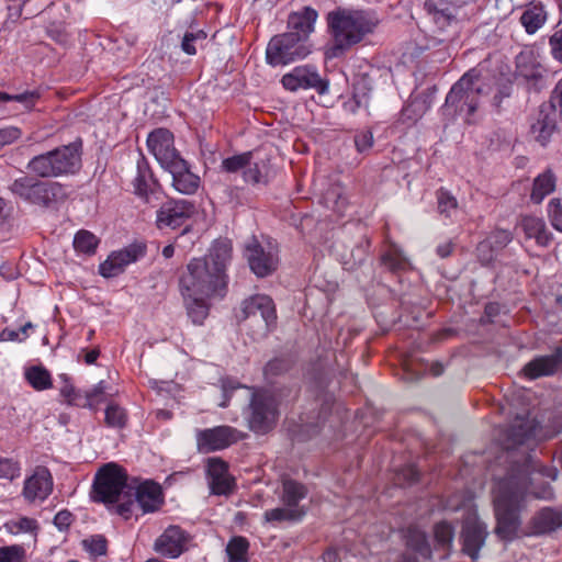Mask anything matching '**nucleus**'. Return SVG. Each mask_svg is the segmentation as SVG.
I'll list each match as a JSON object with an SVG mask.
<instances>
[{
	"label": "nucleus",
	"instance_id": "obj_17",
	"mask_svg": "<svg viewBox=\"0 0 562 562\" xmlns=\"http://www.w3.org/2000/svg\"><path fill=\"white\" fill-rule=\"evenodd\" d=\"M538 430L535 418L529 413L518 414L504 431L503 445L506 450L515 449L533 441Z\"/></svg>",
	"mask_w": 562,
	"mask_h": 562
},
{
	"label": "nucleus",
	"instance_id": "obj_20",
	"mask_svg": "<svg viewBox=\"0 0 562 562\" xmlns=\"http://www.w3.org/2000/svg\"><path fill=\"white\" fill-rule=\"evenodd\" d=\"M487 527L476 514H468L462 522V551L472 560L479 558V552L487 537Z\"/></svg>",
	"mask_w": 562,
	"mask_h": 562
},
{
	"label": "nucleus",
	"instance_id": "obj_59",
	"mask_svg": "<svg viewBox=\"0 0 562 562\" xmlns=\"http://www.w3.org/2000/svg\"><path fill=\"white\" fill-rule=\"evenodd\" d=\"M496 249L492 247L487 238L476 246V256L481 263L490 265L494 260Z\"/></svg>",
	"mask_w": 562,
	"mask_h": 562
},
{
	"label": "nucleus",
	"instance_id": "obj_10",
	"mask_svg": "<svg viewBox=\"0 0 562 562\" xmlns=\"http://www.w3.org/2000/svg\"><path fill=\"white\" fill-rule=\"evenodd\" d=\"M562 116V80L558 81L548 102L541 104L538 117L530 124V135L546 146L558 132V119Z\"/></svg>",
	"mask_w": 562,
	"mask_h": 562
},
{
	"label": "nucleus",
	"instance_id": "obj_15",
	"mask_svg": "<svg viewBox=\"0 0 562 562\" xmlns=\"http://www.w3.org/2000/svg\"><path fill=\"white\" fill-rule=\"evenodd\" d=\"M146 254V245L143 243H134L127 247L113 251L105 261L100 263L99 273L109 279L120 276L124 272L126 266L137 261Z\"/></svg>",
	"mask_w": 562,
	"mask_h": 562
},
{
	"label": "nucleus",
	"instance_id": "obj_35",
	"mask_svg": "<svg viewBox=\"0 0 562 562\" xmlns=\"http://www.w3.org/2000/svg\"><path fill=\"white\" fill-rule=\"evenodd\" d=\"M24 378L35 391H45L53 386L52 375L43 366H31L26 368Z\"/></svg>",
	"mask_w": 562,
	"mask_h": 562
},
{
	"label": "nucleus",
	"instance_id": "obj_27",
	"mask_svg": "<svg viewBox=\"0 0 562 562\" xmlns=\"http://www.w3.org/2000/svg\"><path fill=\"white\" fill-rule=\"evenodd\" d=\"M133 501L144 513H151L162 504V492L159 484L153 481H146L134 487Z\"/></svg>",
	"mask_w": 562,
	"mask_h": 562
},
{
	"label": "nucleus",
	"instance_id": "obj_61",
	"mask_svg": "<svg viewBox=\"0 0 562 562\" xmlns=\"http://www.w3.org/2000/svg\"><path fill=\"white\" fill-rule=\"evenodd\" d=\"M549 215L551 218L552 226L562 232V207L560 199H552L549 203Z\"/></svg>",
	"mask_w": 562,
	"mask_h": 562
},
{
	"label": "nucleus",
	"instance_id": "obj_12",
	"mask_svg": "<svg viewBox=\"0 0 562 562\" xmlns=\"http://www.w3.org/2000/svg\"><path fill=\"white\" fill-rule=\"evenodd\" d=\"M244 256L250 270L259 278L272 274L279 265L277 247L262 245L255 237L245 245Z\"/></svg>",
	"mask_w": 562,
	"mask_h": 562
},
{
	"label": "nucleus",
	"instance_id": "obj_16",
	"mask_svg": "<svg viewBox=\"0 0 562 562\" xmlns=\"http://www.w3.org/2000/svg\"><path fill=\"white\" fill-rule=\"evenodd\" d=\"M173 143V134L167 128H156L147 137L149 151L164 169L182 159Z\"/></svg>",
	"mask_w": 562,
	"mask_h": 562
},
{
	"label": "nucleus",
	"instance_id": "obj_44",
	"mask_svg": "<svg viewBox=\"0 0 562 562\" xmlns=\"http://www.w3.org/2000/svg\"><path fill=\"white\" fill-rule=\"evenodd\" d=\"M252 159V153L246 151L243 154L234 155L232 157L225 158L222 161V169L229 173H236L238 171H243L249 165Z\"/></svg>",
	"mask_w": 562,
	"mask_h": 562
},
{
	"label": "nucleus",
	"instance_id": "obj_45",
	"mask_svg": "<svg viewBox=\"0 0 562 562\" xmlns=\"http://www.w3.org/2000/svg\"><path fill=\"white\" fill-rule=\"evenodd\" d=\"M127 423L126 411L115 403H110L105 409V424L113 428H123Z\"/></svg>",
	"mask_w": 562,
	"mask_h": 562
},
{
	"label": "nucleus",
	"instance_id": "obj_62",
	"mask_svg": "<svg viewBox=\"0 0 562 562\" xmlns=\"http://www.w3.org/2000/svg\"><path fill=\"white\" fill-rule=\"evenodd\" d=\"M22 135V132L19 127L15 126H4L0 127V146L9 145L16 139H19Z\"/></svg>",
	"mask_w": 562,
	"mask_h": 562
},
{
	"label": "nucleus",
	"instance_id": "obj_2",
	"mask_svg": "<svg viewBox=\"0 0 562 562\" xmlns=\"http://www.w3.org/2000/svg\"><path fill=\"white\" fill-rule=\"evenodd\" d=\"M232 259L227 240H216L203 258H193L180 278L183 296H224L227 286L226 266Z\"/></svg>",
	"mask_w": 562,
	"mask_h": 562
},
{
	"label": "nucleus",
	"instance_id": "obj_52",
	"mask_svg": "<svg viewBox=\"0 0 562 562\" xmlns=\"http://www.w3.org/2000/svg\"><path fill=\"white\" fill-rule=\"evenodd\" d=\"M234 487L235 481L229 474L210 480V488L215 495H228Z\"/></svg>",
	"mask_w": 562,
	"mask_h": 562
},
{
	"label": "nucleus",
	"instance_id": "obj_34",
	"mask_svg": "<svg viewBox=\"0 0 562 562\" xmlns=\"http://www.w3.org/2000/svg\"><path fill=\"white\" fill-rule=\"evenodd\" d=\"M187 302V314L194 325H202L209 315L210 306L206 299L210 296H183Z\"/></svg>",
	"mask_w": 562,
	"mask_h": 562
},
{
	"label": "nucleus",
	"instance_id": "obj_47",
	"mask_svg": "<svg viewBox=\"0 0 562 562\" xmlns=\"http://www.w3.org/2000/svg\"><path fill=\"white\" fill-rule=\"evenodd\" d=\"M438 211L440 214L449 217L451 215V211H456L458 207L457 199L446 189L440 188L436 192Z\"/></svg>",
	"mask_w": 562,
	"mask_h": 562
},
{
	"label": "nucleus",
	"instance_id": "obj_36",
	"mask_svg": "<svg viewBox=\"0 0 562 562\" xmlns=\"http://www.w3.org/2000/svg\"><path fill=\"white\" fill-rule=\"evenodd\" d=\"M306 515L304 508H292L290 506L277 507L265 512V520L268 522L300 521Z\"/></svg>",
	"mask_w": 562,
	"mask_h": 562
},
{
	"label": "nucleus",
	"instance_id": "obj_64",
	"mask_svg": "<svg viewBox=\"0 0 562 562\" xmlns=\"http://www.w3.org/2000/svg\"><path fill=\"white\" fill-rule=\"evenodd\" d=\"M74 516L69 510H60L58 512L54 517V525L60 530H67L71 522H72Z\"/></svg>",
	"mask_w": 562,
	"mask_h": 562
},
{
	"label": "nucleus",
	"instance_id": "obj_5",
	"mask_svg": "<svg viewBox=\"0 0 562 562\" xmlns=\"http://www.w3.org/2000/svg\"><path fill=\"white\" fill-rule=\"evenodd\" d=\"M485 93V87L481 81V72L472 68L447 93L445 111L452 115H462L468 124H472L475 122L473 116L480 109L481 99Z\"/></svg>",
	"mask_w": 562,
	"mask_h": 562
},
{
	"label": "nucleus",
	"instance_id": "obj_30",
	"mask_svg": "<svg viewBox=\"0 0 562 562\" xmlns=\"http://www.w3.org/2000/svg\"><path fill=\"white\" fill-rule=\"evenodd\" d=\"M308 490L303 484L292 479H285L282 482V493L280 496L284 506L292 508H304L299 503L307 496Z\"/></svg>",
	"mask_w": 562,
	"mask_h": 562
},
{
	"label": "nucleus",
	"instance_id": "obj_7",
	"mask_svg": "<svg viewBox=\"0 0 562 562\" xmlns=\"http://www.w3.org/2000/svg\"><path fill=\"white\" fill-rule=\"evenodd\" d=\"M237 319L252 329L254 338H265L277 327L276 304L266 294L251 295L241 302Z\"/></svg>",
	"mask_w": 562,
	"mask_h": 562
},
{
	"label": "nucleus",
	"instance_id": "obj_25",
	"mask_svg": "<svg viewBox=\"0 0 562 562\" xmlns=\"http://www.w3.org/2000/svg\"><path fill=\"white\" fill-rule=\"evenodd\" d=\"M424 10L441 30L458 22V7L451 0H425Z\"/></svg>",
	"mask_w": 562,
	"mask_h": 562
},
{
	"label": "nucleus",
	"instance_id": "obj_49",
	"mask_svg": "<svg viewBox=\"0 0 562 562\" xmlns=\"http://www.w3.org/2000/svg\"><path fill=\"white\" fill-rule=\"evenodd\" d=\"M453 527L447 521H440L435 525L434 536L436 542L442 548L450 547L453 539Z\"/></svg>",
	"mask_w": 562,
	"mask_h": 562
},
{
	"label": "nucleus",
	"instance_id": "obj_13",
	"mask_svg": "<svg viewBox=\"0 0 562 562\" xmlns=\"http://www.w3.org/2000/svg\"><path fill=\"white\" fill-rule=\"evenodd\" d=\"M196 213L193 201L168 199L157 210L156 226L160 231L177 229Z\"/></svg>",
	"mask_w": 562,
	"mask_h": 562
},
{
	"label": "nucleus",
	"instance_id": "obj_18",
	"mask_svg": "<svg viewBox=\"0 0 562 562\" xmlns=\"http://www.w3.org/2000/svg\"><path fill=\"white\" fill-rule=\"evenodd\" d=\"M238 439L239 431L226 425L198 430L196 432L198 450L203 453L223 450L237 442Z\"/></svg>",
	"mask_w": 562,
	"mask_h": 562
},
{
	"label": "nucleus",
	"instance_id": "obj_4",
	"mask_svg": "<svg viewBox=\"0 0 562 562\" xmlns=\"http://www.w3.org/2000/svg\"><path fill=\"white\" fill-rule=\"evenodd\" d=\"M127 481V473L122 467L116 463L103 465L94 479L92 499L103 504H117L116 513L128 519L134 506V486Z\"/></svg>",
	"mask_w": 562,
	"mask_h": 562
},
{
	"label": "nucleus",
	"instance_id": "obj_50",
	"mask_svg": "<svg viewBox=\"0 0 562 562\" xmlns=\"http://www.w3.org/2000/svg\"><path fill=\"white\" fill-rule=\"evenodd\" d=\"M292 367V363L286 358H274L270 360L263 370L266 379H271L288 372Z\"/></svg>",
	"mask_w": 562,
	"mask_h": 562
},
{
	"label": "nucleus",
	"instance_id": "obj_51",
	"mask_svg": "<svg viewBox=\"0 0 562 562\" xmlns=\"http://www.w3.org/2000/svg\"><path fill=\"white\" fill-rule=\"evenodd\" d=\"M26 552L22 546L13 544L0 548V562H25Z\"/></svg>",
	"mask_w": 562,
	"mask_h": 562
},
{
	"label": "nucleus",
	"instance_id": "obj_19",
	"mask_svg": "<svg viewBox=\"0 0 562 562\" xmlns=\"http://www.w3.org/2000/svg\"><path fill=\"white\" fill-rule=\"evenodd\" d=\"M335 398L328 392H321L316 395L313 407L300 416L301 430L308 437L316 435L321 426L329 416Z\"/></svg>",
	"mask_w": 562,
	"mask_h": 562
},
{
	"label": "nucleus",
	"instance_id": "obj_31",
	"mask_svg": "<svg viewBox=\"0 0 562 562\" xmlns=\"http://www.w3.org/2000/svg\"><path fill=\"white\" fill-rule=\"evenodd\" d=\"M519 228L527 238H535L540 246H548L551 240V234L547 232L546 225L541 218L535 216L522 217Z\"/></svg>",
	"mask_w": 562,
	"mask_h": 562
},
{
	"label": "nucleus",
	"instance_id": "obj_11",
	"mask_svg": "<svg viewBox=\"0 0 562 562\" xmlns=\"http://www.w3.org/2000/svg\"><path fill=\"white\" fill-rule=\"evenodd\" d=\"M311 53L300 36L285 32L274 35L266 49L267 63L272 67L285 66L305 58Z\"/></svg>",
	"mask_w": 562,
	"mask_h": 562
},
{
	"label": "nucleus",
	"instance_id": "obj_3",
	"mask_svg": "<svg viewBox=\"0 0 562 562\" xmlns=\"http://www.w3.org/2000/svg\"><path fill=\"white\" fill-rule=\"evenodd\" d=\"M331 44L325 56L329 59L342 57L353 46L372 34L379 24V18L371 10L336 8L326 16Z\"/></svg>",
	"mask_w": 562,
	"mask_h": 562
},
{
	"label": "nucleus",
	"instance_id": "obj_58",
	"mask_svg": "<svg viewBox=\"0 0 562 562\" xmlns=\"http://www.w3.org/2000/svg\"><path fill=\"white\" fill-rule=\"evenodd\" d=\"M207 475L209 479H215L228 475V465L221 458H211L207 461Z\"/></svg>",
	"mask_w": 562,
	"mask_h": 562
},
{
	"label": "nucleus",
	"instance_id": "obj_14",
	"mask_svg": "<svg viewBox=\"0 0 562 562\" xmlns=\"http://www.w3.org/2000/svg\"><path fill=\"white\" fill-rule=\"evenodd\" d=\"M282 86L289 91L314 89L318 94L328 92L329 82L319 76L316 67L311 65L297 66L282 76Z\"/></svg>",
	"mask_w": 562,
	"mask_h": 562
},
{
	"label": "nucleus",
	"instance_id": "obj_6",
	"mask_svg": "<svg viewBox=\"0 0 562 562\" xmlns=\"http://www.w3.org/2000/svg\"><path fill=\"white\" fill-rule=\"evenodd\" d=\"M81 140L59 146L47 153L34 156L27 169L41 178H56L74 175L81 168Z\"/></svg>",
	"mask_w": 562,
	"mask_h": 562
},
{
	"label": "nucleus",
	"instance_id": "obj_46",
	"mask_svg": "<svg viewBox=\"0 0 562 562\" xmlns=\"http://www.w3.org/2000/svg\"><path fill=\"white\" fill-rule=\"evenodd\" d=\"M82 547L91 557L105 555L108 552V540L102 535H94L83 539Z\"/></svg>",
	"mask_w": 562,
	"mask_h": 562
},
{
	"label": "nucleus",
	"instance_id": "obj_60",
	"mask_svg": "<svg viewBox=\"0 0 562 562\" xmlns=\"http://www.w3.org/2000/svg\"><path fill=\"white\" fill-rule=\"evenodd\" d=\"M355 145L359 153H364L373 146V134L369 130L359 131L355 135Z\"/></svg>",
	"mask_w": 562,
	"mask_h": 562
},
{
	"label": "nucleus",
	"instance_id": "obj_56",
	"mask_svg": "<svg viewBox=\"0 0 562 562\" xmlns=\"http://www.w3.org/2000/svg\"><path fill=\"white\" fill-rule=\"evenodd\" d=\"M381 265L391 272H398L405 268V260L394 252H386L381 257Z\"/></svg>",
	"mask_w": 562,
	"mask_h": 562
},
{
	"label": "nucleus",
	"instance_id": "obj_53",
	"mask_svg": "<svg viewBox=\"0 0 562 562\" xmlns=\"http://www.w3.org/2000/svg\"><path fill=\"white\" fill-rule=\"evenodd\" d=\"M206 33L204 31L187 32L182 38L181 48L188 55H194L196 53V47L191 45V42H199V45L202 46L206 40Z\"/></svg>",
	"mask_w": 562,
	"mask_h": 562
},
{
	"label": "nucleus",
	"instance_id": "obj_39",
	"mask_svg": "<svg viewBox=\"0 0 562 562\" xmlns=\"http://www.w3.org/2000/svg\"><path fill=\"white\" fill-rule=\"evenodd\" d=\"M516 67L519 75L526 79H538L541 77L540 66L536 64L531 53H520L516 57Z\"/></svg>",
	"mask_w": 562,
	"mask_h": 562
},
{
	"label": "nucleus",
	"instance_id": "obj_21",
	"mask_svg": "<svg viewBox=\"0 0 562 562\" xmlns=\"http://www.w3.org/2000/svg\"><path fill=\"white\" fill-rule=\"evenodd\" d=\"M192 537L180 526L170 525L156 539L154 549L159 554L176 559L189 549Z\"/></svg>",
	"mask_w": 562,
	"mask_h": 562
},
{
	"label": "nucleus",
	"instance_id": "obj_57",
	"mask_svg": "<svg viewBox=\"0 0 562 562\" xmlns=\"http://www.w3.org/2000/svg\"><path fill=\"white\" fill-rule=\"evenodd\" d=\"M419 471L414 464L403 467L396 474V480L401 484H413L419 480Z\"/></svg>",
	"mask_w": 562,
	"mask_h": 562
},
{
	"label": "nucleus",
	"instance_id": "obj_24",
	"mask_svg": "<svg viewBox=\"0 0 562 562\" xmlns=\"http://www.w3.org/2000/svg\"><path fill=\"white\" fill-rule=\"evenodd\" d=\"M172 176V187L182 194H193L200 187V178L190 170L188 162L182 158L166 169Z\"/></svg>",
	"mask_w": 562,
	"mask_h": 562
},
{
	"label": "nucleus",
	"instance_id": "obj_1",
	"mask_svg": "<svg viewBox=\"0 0 562 562\" xmlns=\"http://www.w3.org/2000/svg\"><path fill=\"white\" fill-rule=\"evenodd\" d=\"M539 476L557 480L558 470L541 465L530 454H526L522 463L515 462L508 474L497 483L494 495V533L501 541L512 542L528 537L525 535L527 528H521L520 519L528 495L551 498L552 490L549 483L538 482Z\"/></svg>",
	"mask_w": 562,
	"mask_h": 562
},
{
	"label": "nucleus",
	"instance_id": "obj_23",
	"mask_svg": "<svg viewBox=\"0 0 562 562\" xmlns=\"http://www.w3.org/2000/svg\"><path fill=\"white\" fill-rule=\"evenodd\" d=\"M562 364V347H557L552 355L539 356L527 362L521 373L529 380L553 375Z\"/></svg>",
	"mask_w": 562,
	"mask_h": 562
},
{
	"label": "nucleus",
	"instance_id": "obj_63",
	"mask_svg": "<svg viewBox=\"0 0 562 562\" xmlns=\"http://www.w3.org/2000/svg\"><path fill=\"white\" fill-rule=\"evenodd\" d=\"M105 385L101 381L90 391H86L83 394V407H93L94 403L98 402V397L104 393Z\"/></svg>",
	"mask_w": 562,
	"mask_h": 562
},
{
	"label": "nucleus",
	"instance_id": "obj_22",
	"mask_svg": "<svg viewBox=\"0 0 562 562\" xmlns=\"http://www.w3.org/2000/svg\"><path fill=\"white\" fill-rule=\"evenodd\" d=\"M133 193L145 203H150L161 189L159 181L144 156H140L136 164V173L132 180Z\"/></svg>",
	"mask_w": 562,
	"mask_h": 562
},
{
	"label": "nucleus",
	"instance_id": "obj_29",
	"mask_svg": "<svg viewBox=\"0 0 562 562\" xmlns=\"http://www.w3.org/2000/svg\"><path fill=\"white\" fill-rule=\"evenodd\" d=\"M562 525V515L549 507L538 512L529 521L525 535L537 536L551 532Z\"/></svg>",
	"mask_w": 562,
	"mask_h": 562
},
{
	"label": "nucleus",
	"instance_id": "obj_43",
	"mask_svg": "<svg viewBox=\"0 0 562 562\" xmlns=\"http://www.w3.org/2000/svg\"><path fill=\"white\" fill-rule=\"evenodd\" d=\"M372 80L368 74L360 75L353 87V99L358 106L367 105L370 93L372 92Z\"/></svg>",
	"mask_w": 562,
	"mask_h": 562
},
{
	"label": "nucleus",
	"instance_id": "obj_28",
	"mask_svg": "<svg viewBox=\"0 0 562 562\" xmlns=\"http://www.w3.org/2000/svg\"><path fill=\"white\" fill-rule=\"evenodd\" d=\"M53 490V481L46 468H38L35 473L25 481L23 494L29 501L45 499Z\"/></svg>",
	"mask_w": 562,
	"mask_h": 562
},
{
	"label": "nucleus",
	"instance_id": "obj_32",
	"mask_svg": "<svg viewBox=\"0 0 562 562\" xmlns=\"http://www.w3.org/2000/svg\"><path fill=\"white\" fill-rule=\"evenodd\" d=\"M405 543L424 559L431 558V548L427 535L416 526L407 527L405 531Z\"/></svg>",
	"mask_w": 562,
	"mask_h": 562
},
{
	"label": "nucleus",
	"instance_id": "obj_40",
	"mask_svg": "<svg viewBox=\"0 0 562 562\" xmlns=\"http://www.w3.org/2000/svg\"><path fill=\"white\" fill-rule=\"evenodd\" d=\"M248 549L249 542L246 538L240 536L232 538L226 546L228 562H248Z\"/></svg>",
	"mask_w": 562,
	"mask_h": 562
},
{
	"label": "nucleus",
	"instance_id": "obj_33",
	"mask_svg": "<svg viewBox=\"0 0 562 562\" xmlns=\"http://www.w3.org/2000/svg\"><path fill=\"white\" fill-rule=\"evenodd\" d=\"M555 184L557 178L550 169L537 176L530 194L531 201L536 204L541 203L547 195L554 191Z\"/></svg>",
	"mask_w": 562,
	"mask_h": 562
},
{
	"label": "nucleus",
	"instance_id": "obj_8",
	"mask_svg": "<svg viewBox=\"0 0 562 562\" xmlns=\"http://www.w3.org/2000/svg\"><path fill=\"white\" fill-rule=\"evenodd\" d=\"M283 390H258L250 401L249 427L257 434L270 431L277 424Z\"/></svg>",
	"mask_w": 562,
	"mask_h": 562
},
{
	"label": "nucleus",
	"instance_id": "obj_42",
	"mask_svg": "<svg viewBox=\"0 0 562 562\" xmlns=\"http://www.w3.org/2000/svg\"><path fill=\"white\" fill-rule=\"evenodd\" d=\"M38 99L40 94L36 91H24L16 94L0 91V104L14 102L21 104L24 110H31Z\"/></svg>",
	"mask_w": 562,
	"mask_h": 562
},
{
	"label": "nucleus",
	"instance_id": "obj_26",
	"mask_svg": "<svg viewBox=\"0 0 562 562\" xmlns=\"http://www.w3.org/2000/svg\"><path fill=\"white\" fill-rule=\"evenodd\" d=\"M317 18V11L311 7H304L301 11L291 13L288 18L289 33L300 36V40L307 44Z\"/></svg>",
	"mask_w": 562,
	"mask_h": 562
},
{
	"label": "nucleus",
	"instance_id": "obj_37",
	"mask_svg": "<svg viewBox=\"0 0 562 562\" xmlns=\"http://www.w3.org/2000/svg\"><path fill=\"white\" fill-rule=\"evenodd\" d=\"M243 179L246 183H250L252 186L268 184L269 168L267 164L263 160L255 162L250 161L243 172Z\"/></svg>",
	"mask_w": 562,
	"mask_h": 562
},
{
	"label": "nucleus",
	"instance_id": "obj_38",
	"mask_svg": "<svg viewBox=\"0 0 562 562\" xmlns=\"http://www.w3.org/2000/svg\"><path fill=\"white\" fill-rule=\"evenodd\" d=\"M546 21V13L542 7L532 5L527 8L521 16L520 23L528 34L536 33Z\"/></svg>",
	"mask_w": 562,
	"mask_h": 562
},
{
	"label": "nucleus",
	"instance_id": "obj_54",
	"mask_svg": "<svg viewBox=\"0 0 562 562\" xmlns=\"http://www.w3.org/2000/svg\"><path fill=\"white\" fill-rule=\"evenodd\" d=\"M513 239L512 233L506 229H496L487 237L488 243L497 251L504 249Z\"/></svg>",
	"mask_w": 562,
	"mask_h": 562
},
{
	"label": "nucleus",
	"instance_id": "obj_55",
	"mask_svg": "<svg viewBox=\"0 0 562 562\" xmlns=\"http://www.w3.org/2000/svg\"><path fill=\"white\" fill-rule=\"evenodd\" d=\"M19 475V463L12 459L0 457V479L14 480Z\"/></svg>",
	"mask_w": 562,
	"mask_h": 562
},
{
	"label": "nucleus",
	"instance_id": "obj_48",
	"mask_svg": "<svg viewBox=\"0 0 562 562\" xmlns=\"http://www.w3.org/2000/svg\"><path fill=\"white\" fill-rule=\"evenodd\" d=\"M64 385L60 387V394L67 400L69 404L83 407V395L79 390L71 384L66 374L60 375Z\"/></svg>",
	"mask_w": 562,
	"mask_h": 562
},
{
	"label": "nucleus",
	"instance_id": "obj_9",
	"mask_svg": "<svg viewBox=\"0 0 562 562\" xmlns=\"http://www.w3.org/2000/svg\"><path fill=\"white\" fill-rule=\"evenodd\" d=\"M10 190L22 200L44 207H49L53 203L65 196V191L60 183L41 181L30 176L15 179L10 186Z\"/></svg>",
	"mask_w": 562,
	"mask_h": 562
},
{
	"label": "nucleus",
	"instance_id": "obj_41",
	"mask_svg": "<svg viewBox=\"0 0 562 562\" xmlns=\"http://www.w3.org/2000/svg\"><path fill=\"white\" fill-rule=\"evenodd\" d=\"M99 239L91 232L81 229L74 238V247L76 251L85 255H93L97 250Z\"/></svg>",
	"mask_w": 562,
	"mask_h": 562
}]
</instances>
